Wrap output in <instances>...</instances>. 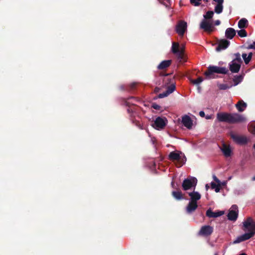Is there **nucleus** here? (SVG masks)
<instances>
[{
	"mask_svg": "<svg viewBox=\"0 0 255 255\" xmlns=\"http://www.w3.org/2000/svg\"><path fill=\"white\" fill-rule=\"evenodd\" d=\"M234 55L235 58L232 60V61L241 64L242 63V60L241 58V54L239 53H235Z\"/></svg>",
	"mask_w": 255,
	"mask_h": 255,
	"instance_id": "obj_31",
	"label": "nucleus"
},
{
	"mask_svg": "<svg viewBox=\"0 0 255 255\" xmlns=\"http://www.w3.org/2000/svg\"><path fill=\"white\" fill-rule=\"evenodd\" d=\"M203 81V79L201 77H199L197 79H191L190 82L194 85H198Z\"/></svg>",
	"mask_w": 255,
	"mask_h": 255,
	"instance_id": "obj_32",
	"label": "nucleus"
},
{
	"mask_svg": "<svg viewBox=\"0 0 255 255\" xmlns=\"http://www.w3.org/2000/svg\"><path fill=\"white\" fill-rule=\"evenodd\" d=\"M189 196L191 197L190 201L194 202H197V201L201 198V195L198 192L194 191L192 192L189 193Z\"/></svg>",
	"mask_w": 255,
	"mask_h": 255,
	"instance_id": "obj_21",
	"label": "nucleus"
},
{
	"mask_svg": "<svg viewBox=\"0 0 255 255\" xmlns=\"http://www.w3.org/2000/svg\"><path fill=\"white\" fill-rule=\"evenodd\" d=\"M176 54L177 56L178 60L180 62H185L186 61L184 57L183 50L179 52V53Z\"/></svg>",
	"mask_w": 255,
	"mask_h": 255,
	"instance_id": "obj_29",
	"label": "nucleus"
},
{
	"mask_svg": "<svg viewBox=\"0 0 255 255\" xmlns=\"http://www.w3.org/2000/svg\"><path fill=\"white\" fill-rule=\"evenodd\" d=\"M120 89L122 91H128V85H122L119 87Z\"/></svg>",
	"mask_w": 255,
	"mask_h": 255,
	"instance_id": "obj_37",
	"label": "nucleus"
},
{
	"mask_svg": "<svg viewBox=\"0 0 255 255\" xmlns=\"http://www.w3.org/2000/svg\"><path fill=\"white\" fill-rule=\"evenodd\" d=\"M252 56H253V53L252 52H250L248 54V55H247V54L246 53H243L242 57H243L246 64H248V63H249V62L251 60Z\"/></svg>",
	"mask_w": 255,
	"mask_h": 255,
	"instance_id": "obj_27",
	"label": "nucleus"
},
{
	"mask_svg": "<svg viewBox=\"0 0 255 255\" xmlns=\"http://www.w3.org/2000/svg\"><path fill=\"white\" fill-rule=\"evenodd\" d=\"M236 31L233 28H228L225 31V36L230 39H232L236 35Z\"/></svg>",
	"mask_w": 255,
	"mask_h": 255,
	"instance_id": "obj_20",
	"label": "nucleus"
},
{
	"mask_svg": "<svg viewBox=\"0 0 255 255\" xmlns=\"http://www.w3.org/2000/svg\"><path fill=\"white\" fill-rule=\"evenodd\" d=\"M230 136L234 141L238 144L245 145L249 141L248 138L245 135H239L231 132Z\"/></svg>",
	"mask_w": 255,
	"mask_h": 255,
	"instance_id": "obj_7",
	"label": "nucleus"
},
{
	"mask_svg": "<svg viewBox=\"0 0 255 255\" xmlns=\"http://www.w3.org/2000/svg\"><path fill=\"white\" fill-rule=\"evenodd\" d=\"M197 207V202L190 201L186 207V211L188 213H191L195 211Z\"/></svg>",
	"mask_w": 255,
	"mask_h": 255,
	"instance_id": "obj_18",
	"label": "nucleus"
},
{
	"mask_svg": "<svg viewBox=\"0 0 255 255\" xmlns=\"http://www.w3.org/2000/svg\"><path fill=\"white\" fill-rule=\"evenodd\" d=\"M167 1H169L170 0H166Z\"/></svg>",
	"mask_w": 255,
	"mask_h": 255,
	"instance_id": "obj_56",
	"label": "nucleus"
},
{
	"mask_svg": "<svg viewBox=\"0 0 255 255\" xmlns=\"http://www.w3.org/2000/svg\"><path fill=\"white\" fill-rule=\"evenodd\" d=\"M128 113L129 114V117L130 118V120L131 121L132 123L134 124L136 127H137L141 129H143V128L142 127V126L140 123L139 121L136 120L134 118V113H133V110L130 109V108H128L127 109Z\"/></svg>",
	"mask_w": 255,
	"mask_h": 255,
	"instance_id": "obj_12",
	"label": "nucleus"
},
{
	"mask_svg": "<svg viewBox=\"0 0 255 255\" xmlns=\"http://www.w3.org/2000/svg\"><path fill=\"white\" fill-rule=\"evenodd\" d=\"M228 72V70L226 67H218L217 66H209L207 70L204 73L207 79L215 78V73L226 74Z\"/></svg>",
	"mask_w": 255,
	"mask_h": 255,
	"instance_id": "obj_3",
	"label": "nucleus"
},
{
	"mask_svg": "<svg viewBox=\"0 0 255 255\" xmlns=\"http://www.w3.org/2000/svg\"><path fill=\"white\" fill-rule=\"evenodd\" d=\"M175 84L172 83L170 86H168L166 91L162 93L159 94L158 95L157 98H163L167 97L169 94L173 93L175 91Z\"/></svg>",
	"mask_w": 255,
	"mask_h": 255,
	"instance_id": "obj_11",
	"label": "nucleus"
},
{
	"mask_svg": "<svg viewBox=\"0 0 255 255\" xmlns=\"http://www.w3.org/2000/svg\"><path fill=\"white\" fill-rule=\"evenodd\" d=\"M205 187H206V190H208V189L209 188V186L208 185V184H207L206 185Z\"/></svg>",
	"mask_w": 255,
	"mask_h": 255,
	"instance_id": "obj_48",
	"label": "nucleus"
},
{
	"mask_svg": "<svg viewBox=\"0 0 255 255\" xmlns=\"http://www.w3.org/2000/svg\"><path fill=\"white\" fill-rule=\"evenodd\" d=\"M214 228L213 227L209 225H205L201 228L198 235L200 236L207 237L212 234Z\"/></svg>",
	"mask_w": 255,
	"mask_h": 255,
	"instance_id": "obj_8",
	"label": "nucleus"
},
{
	"mask_svg": "<svg viewBox=\"0 0 255 255\" xmlns=\"http://www.w3.org/2000/svg\"><path fill=\"white\" fill-rule=\"evenodd\" d=\"M218 186V184L217 185L215 183H214L213 182H211V188L212 189H215Z\"/></svg>",
	"mask_w": 255,
	"mask_h": 255,
	"instance_id": "obj_42",
	"label": "nucleus"
},
{
	"mask_svg": "<svg viewBox=\"0 0 255 255\" xmlns=\"http://www.w3.org/2000/svg\"><path fill=\"white\" fill-rule=\"evenodd\" d=\"M171 185H172V187H174V182H171Z\"/></svg>",
	"mask_w": 255,
	"mask_h": 255,
	"instance_id": "obj_51",
	"label": "nucleus"
},
{
	"mask_svg": "<svg viewBox=\"0 0 255 255\" xmlns=\"http://www.w3.org/2000/svg\"><path fill=\"white\" fill-rule=\"evenodd\" d=\"M231 87V86H229L227 84H221L219 85V86H218L219 89L223 90L229 89Z\"/></svg>",
	"mask_w": 255,
	"mask_h": 255,
	"instance_id": "obj_36",
	"label": "nucleus"
},
{
	"mask_svg": "<svg viewBox=\"0 0 255 255\" xmlns=\"http://www.w3.org/2000/svg\"><path fill=\"white\" fill-rule=\"evenodd\" d=\"M172 196L177 200H180L184 199L183 195L181 191H173L171 193Z\"/></svg>",
	"mask_w": 255,
	"mask_h": 255,
	"instance_id": "obj_25",
	"label": "nucleus"
},
{
	"mask_svg": "<svg viewBox=\"0 0 255 255\" xmlns=\"http://www.w3.org/2000/svg\"><path fill=\"white\" fill-rule=\"evenodd\" d=\"M217 120L219 122H224L230 124H235L245 122L246 118L238 113H228L220 112L217 114Z\"/></svg>",
	"mask_w": 255,
	"mask_h": 255,
	"instance_id": "obj_1",
	"label": "nucleus"
},
{
	"mask_svg": "<svg viewBox=\"0 0 255 255\" xmlns=\"http://www.w3.org/2000/svg\"><path fill=\"white\" fill-rule=\"evenodd\" d=\"M224 211H220L217 212H214L211 209L207 210L206 213V216L209 218H217L223 215Z\"/></svg>",
	"mask_w": 255,
	"mask_h": 255,
	"instance_id": "obj_17",
	"label": "nucleus"
},
{
	"mask_svg": "<svg viewBox=\"0 0 255 255\" xmlns=\"http://www.w3.org/2000/svg\"><path fill=\"white\" fill-rule=\"evenodd\" d=\"M172 63L171 60L162 61L157 66V68L159 70H163L169 67Z\"/></svg>",
	"mask_w": 255,
	"mask_h": 255,
	"instance_id": "obj_22",
	"label": "nucleus"
},
{
	"mask_svg": "<svg viewBox=\"0 0 255 255\" xmlns=\"http://www.w3.org/2000/svg\"><path fill=\"white\" fill-rule=\"evenodd\" d=\"M187 22L183 20H180L176 26V31L179 36H183L187 30Z\"/></svg>",
	"mask_w": 255,
	"mask_h": 255,
	"instance_id": "obj_9",
	"label": "nucleus"
},
{
	"mask_svg": "<svg viewBox=\"0 0 255 255\" xmlns=\"http://www.w3.org/2000/svg\"><path fill=\"white\" fill-rule=\"evenodd\" d=\"M199 115H200L201 117H202V118L204 117L205 116V114L204 112V111H200V112H199Z\"/></svg>",
	"mask_w": 255,
	"mask_h": 255,
	"instance_id": "obj_45",
	"label": "nucleus"
},
{
	"mask_svg": "<svg viewBox=\"0 0 255 255\" xmlns=\"http://www.w3.org/2000/svg\"><path fill=\"white\" fill-rule=\"evenodd\" d=\"M238 35L241 37H245L247 36V32L245 29H241L238 31Z\"/></svg>",
	"mask_w": 255,
	"mask_h": 255,
	"instance_id": "obj_34",
	"label": "nucleus"
},
{
	"mask_svg": "<svg viewBox=\"0 0 255 255\" xmlns=\"http://www.w3.org/2000/svg\"><path fill=\"white\" fill-rule=\"evenodd\" d=\"M223 3H217L215 7V12L217 14L222 12L223 9Z\"/></svg>",
	"mask_w": 255,
	"mask_h": 255,
	"instance_id": "obj_28",
	"label": "nucleus"
},
{
	"mask_svg": "<svg viewBox=\"0 0 255 255\" xmlns=\"http://www.w3.org/2000/svg\"><path fill=\"white\" fill-rule=\"evenodd\" d=\"M247 48L249 49H255V41H254L252 44L249 45L247 47Z\"/></svg>",
	"mask_w": 255,
	"mask_h": 255,
	"instance_id": "obj_39",
	"label": "nucleus"
},
{
	"mask_svg": "<svg viewBox=\"0 0 255 255\" xmlns=\"http://www.w3.org/2000/svg\"><path fill=\"white\" fill-rule=\"evenodd\" d=\"M215 255H218L217 254H215Z\"/></svg>",
	"mask_w": 255,
	"mask_h": 255,
	"instance_id": "obj_57",
	"label": "nucleus"
},
{
	"mask_svg": "<svg viewBox=\"0 0 255 255\" xmlns=\"http://www.w3.org/2000/svg\"><path fill=\"white\" fill-rule=\"evenodd\" d=\"M241 68V64L234 61L229 63V69L232 73H238Z\"/></svg>",
	"mask_w": 255,
	"mask_h": 255,
	"instance_id": "obj_16",
	"label": "nucleus"
},
{
	"mask_svg": "<svg viewBox=\"0 0 255 255\" xmlns=\"http://www.w3.org/2000/svg\"><path fill=\"white\" fill-rule=\"evenodd\" d=\"M220 23H221L220 20H216V21H215V25H219L220 24Z\"/></svg>",
	"mask_w": 255,
	"mask_h": 255,
	"instance_id": "obj_47",
	"label": "nucleus"
},
{
	"mask_svg": "<svg viewBox=\"0 0 255 255\" xmlns=\"http://www.w3.org/2000/svg\"><path fill=\"white\" fill-rule=\"evenodd\" d=\"M253 148L255 150V144L253 145Z\"/></svg>",
	"mask_w": 255,
	"mask_h": 255,
	"instance_id": "obj_54",
	"label": "nucleus"
},
{
	"mask_svg": "<svg viewBox=\"0 0 255 255\" xmlns=\"http://www.w3.org/2000/svg\"><path fill=\"white\" fill-rule=\"evenodd\" d=\"M214 15L213 11H208L206 14L203 15L204 19L201 21L200 26V28L205 31L211 33L214 30V26L209 19H211Z\"/></svg>",
	"mask_w": 255,
	"mask_h": 255,
	"instance_id": "obj_2",
	"label": "nucleus"
},
{
	"mask_svg": "<svg viewBox=\"0 0 255 255\" xmlns=\"http://www.w3.org/2000/svg\"><path fill=\"white\" fill-rule=\"evenodd\" d=\"M247 107V104L243 100L239 101L236 105V107L240 112H243Z\"/></svg>",
	"mask_w": 255,
	"mask_h": 255,
	"instance_id": "obj_23",
	"label": "nucleus"
},
{
	"mask_svg": "<svg viewBox=\"0 0 255 255\" xmlns=\"http://www.w3.org/2000/svg\"><path fill=\"white\" fill-rule=\"evenodd\" d=\"M172 52L174 54H177L179 52L183 50V48H180V46L178 43L173 42L172 45Z\"/></svg>",
	"mask_w": 255,
	"mask_h": 255,
	"instance_id": "obj_24",
	"label": "nucleus"
},
{
	"mask_svg": "<svg viewBox=\"0 0 255 255\" xmlns=\"http://www.w3.org/2000/svg\"><path fill=\"white\" fill-rule=\"evenodd\" d=\"M238 25L241 29L246 28L248 26V21L245 18H243L239 21Z\"/></svg>",
	"mask_w": 255,
	"mask_h": 255,
	"instance_id": "obj_26",
	"label": "nucleus"
},
{
	"mask_svg": "<svg viewBox=\"0 0 255 255\" xmlns=\"http://www.w3.org/2000/svg\"><path fill=\"white\" fill-rule=\"evenodd\" d=\"M243 230L244 231H248V233H246L242 236L238 237L236 240L233 242V244H238L242 242L248 240L253 237L255 235V227H248V229L243 226Z\"/></svg>",
	"mask_w": 255,
	"mask_h": 255,
	"instance_id": "obj_4",
	"label": "nucleus"
},
{
	"mask_svg": "<svg viewBox=\"0 0 255 255\" xmlns=\"http://www.w3.org/2000/svg\"><path fill=\"white\" fill-rule=\"evenodd\" d=\"M182 123L188 129L192 128L193 121L189 116L187 115L183 116L182 118Z\"/></svg>",
	"mask_w": 255,
	"mask_h": 255,
	"instance_id": "obj_14",
	"label": "nucleus"
},
{
	"mask_svg": "<svg viewBox=\"0 0 255 255\" xmlns=\"http://www.w3.org/2000/svg\"><path fill=\"white\" fill-rule=\"evenodd\" d=\"M239 255H247L246 254H245V253H242V254H241Z\"/></svg>",
	"mask_w": 255,
	"mask_h": 255,
	"instance_id": "obj_52",
	"label": "nucleus"
},
{
	"mask_svg": "<svg viewBox=\"0 0 255 255\" xmlns=\"http://www.w3.org/2000/svg\"><path fill=\"white\" fill-rule=\"evenodd\" d=\"M205 2H208V0H203Z\"/></svg>",
	"mask_w": 255,
	"mask_h": 255,
	"instance_id": "obj_55",
	"label": "nucleus"
},
{
	"mask_svg": "<svg viewBox=\"0 0 255 255\" xmlns=\"http://www.w3.org/2000/svg\"><path fill=\"white\" fill-rule=\"evenodd\" d=\"M168 159L170 160L174 161L177 160L179 162L178 164L177 165V167H180L182 166L186 160V157L184 156L182 159L180 154L175 151L171 152L168 155Z\"/></svg>",
	"mask_w": 255,
	"mask_h": 255,
	"instance_id": "obj_6",
	"label": "nucleus"
},
{
	"mask_svg": "<svg viewBox=\"0 0 255 255\" xmlns=\"http://www.w3.org/2000/svg\"><path fill=\"white\" fill-rule=\"evenodd\" d=\"M165 125L166 124L164 120L162 118L158 117L155 119L154 123L152 126L153 127H155L157 128L162 129L164 128Z\"/></svg>",
	"mask_w": 255,
	"mask_h": 255,
	"instance_id": "obj_15",
	"label": "nucleus"
},
{
	"mask_svg": "<svg viewBox=\"0 0 255 255\" xmlns=\"http://www.w3.org/2000/svg\"><path fill=\"white\" fill-rule=\"evenodd\" d=\"M201 1L202 0H190V3L195 6L200 5Z\"/></svg>",
	"mask_w": 255,
	"mask_h": 255,
	"instance_id": "obj_35",
	"label": "nucleus"
},
{
	"mask_svg": "<svg viewBox=\"0 0 255 255\" xmlns=\"http://www.w3.org/2000/svg\"><path fill=\"white\" fill-rule=\"evenodd\" d=\"M197 183V179L195 177H190L185 179L182 184L184 190L186 191L195 188Z\"/></svg>",
	"mask_w": 255,
	"mask_h": 255,
	"instance_id": "obj_5",
	"label": "nucleus"
},
{
	"mask_svg": "<svg viewBox=\"0 0 255 255\" xmlns=\"http://www.w3.org/2000/svg\"><path fill=\"white\" fill-rule=\"evenodd\" d=\"M231 210H230L228 214V218L230 221H236L238 218V206L236 205H233L231 207Z\"/></svg>",
	"mask_w": 255,
	"mask_h": 255,
	"instance_id": "obj_10",
	"label": "nucleus"
},
{
	"mask_svg": "<svg viewBox=\"0 0 255 255\" xmlns=\"http://www.w3.org/2000/svg\"><path fill=\"white\" fill-rule=\"evenodd\" d=\"M243 77L242 75L235 76L234 77V78L233 79L234 85L237 86V85H238L240 83H241L242 82V81L243 80Z\"/></svg>",
	"mask_w": 255,
	"mask_h": 255,
	"instance_id": "obj_30",
	"label": "nucleus"
},
{
	"mask_svg": "<svg viewBox=\"0 0 255 255\" xmlns=\"http://www.w3.org/2000/svg\"><path fill=\"white\" fill-rule=\"evenodd\" d=\"M220 184H218V186H217L214 189L216 192L218 193L220 191Z\"/></svg>",
	"mask_w": 255,
	"mask_h": 255,
	"instance_id": "obj_43",
	"label": "nucleus"
},
{
	"mask_svg": "<svg viewBox=\"0 0 255 255\" xmlns=\"http://www.w3.org/2000/svg\"><path fill=\"white\" fill-rule=\"evenodd\" d=\"M125 104L126 106H129V103L127 101H126Z\"/></svg>",
	"mask_w": 255,
	"mask_h": 255,
	"instance_id": "obj_49",
	"label": "nucleus"
},
{
	"mask_svg": "<svg viewBox=\"0 0 255 255\" xmlns=\"http://www.w3.org/2000/svg\"><path fill=\"white\" fill-rule=\"evenodd\" d=\"M160 88L156 87L155 88V89L154 90V92L155 93H157L160 91Z\"/></svg>",
	"mask_w": 255,
	"mask_h": 255,
	"instance_id": "obj_44",
	"label": "nucleus"
},
{
	"mask_svg": "<svg viewBox=\"0 0 255 255\" xmlns=\"http://www.w3.org/2000/svg\"><path fill=\"white\" fill-rule=\"evenodd\" d=\"M215 2H217V3H223L224 0H213Z\"/></svg>",
	"mask_w": 255,
	"mask_h": 255,
	"instance_id": "obj_46",
	"label": "nucleus"
},
{
	"mask_svg": "<svg viewBox=\"0 0 255 255\" xmlns=\"http://www.w3.org/2000/svg\"><path fill=\"white\" fill-rule=\"evenodd\" d=\"M206 119H210V116H207L206 117Z\"/></svg>",
	"mask_w": 255,
	"mask_h": 255,
	"instance_id": "obj_53",
	"label": "nucleus"
},
{
	"mask_svg": "<svg viewBox=\"0 0 255 255\" xmlns=\"http://www.w3.org/2000/svg\"><path fill=\"white\" fill-rule=\"evenodd\" d=\"M230 42L227 39H222L219 41L218 45L216 48L217 51H220L226 49L230 45Z\"/></svg>",
	"mask_w": 255,
	"mask_h": 255,
	"instance_id": "obj_13",
	"label": "nucleus"
},
{
	"mask_svg": "<svg viewBox=\"0 0 255 255\" xmlns=\"http://www.w3.org/2000/svg\"><path fill=\"white\" fill-rule=\"evenodd\" d=\"M252 180H253V181H255V176H254L252 178Z\"/></svg>",
	"mask_w": 255,
	"mask_h": 255,
	"instance_id": "obj_50",
	"label": "nucleus"
},
{
	"mask_svg": "<svg viewBox=\"0 0 255 255\" xmlns=\"http://www.w3.org/2000/svg\"><path fill=\"white\" fill-rule=\"evenodd\" d=\"M151 107L154 109L156 110H160L161 109V107L159 105H158L155 103L152 104Z\"/></svg>",
	"mask_w": 255,
	"mask_h": 255,
	"instance_id": "obj_38",
	"label": "nucleus"
},
{
	"mask_svg": "<svg viewBox=\"0 0 255 255\" xmlns=\"http://www.w3.org/2000/svg\"><path fill=\"white\" fill-rule=\"evenodd\" d=\"M221 150L226 157H228L231 156L232 151L230 145H227L224 143Z\"/></svg>",
	"mask_w": 255,
	"mask_h": 255,
	"instance_id": "obj_19",
	"label": "nucleus"
},
{
	"mask_svg": "<svg viewBox=\"0 0 255 255\" xmlns=\"http://www.w3.org/2000/svg\"><path fill=\"white\" fill-rule=\"evenodd\" d=\"M137 85V83L135 82H133L128 85V91L131 92L134 90L136 88Z\"/></svg>",
	"mask_w": 255,
	"mask_h": 255,
	"instance_id": "obj_33",
	"label": "nucleus"
},
{
	"mask_svg": "<svg viewBox=\"0 0 255 255\" xmlns=\"http://www.w3.org/2000/svg\"><path fill=\"white\" fill-rule=\"evenodd\" d=\"M213 178L216 183H217L218 184H220V180L215 175H213Z\"/></svg>",
	"mask_w": 255,
	"mask_h": 255,
	"instance_id": "obj_40",
	"label": "nucleus"
},
{
	"mask_svg": "<svg viewBox=\"0 0 255 255\" xmlns=\"http://www.w3.org/2000/svg\"><path fill=\"white\" fill-rule=\"evenodd\" d=\"M251 132L252 134L255 135V125H253L251 127Z\"/></svg>",
	"mask_w": 255,
	"mask_h": 255,
	"instance_id": "obj_41",
	"label": "nucleus"
}]
</instances>
